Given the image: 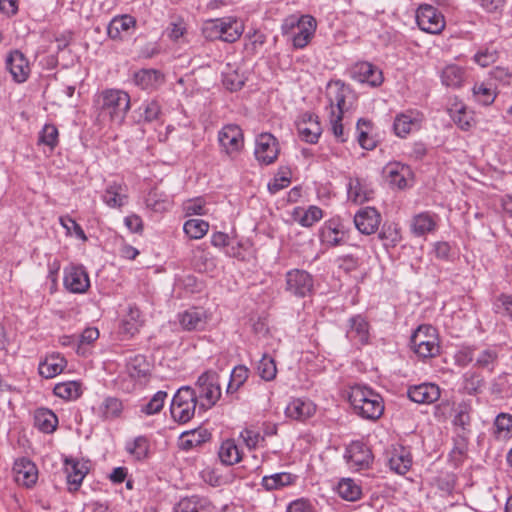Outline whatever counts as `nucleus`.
I'll return each mask as SVG.
<instances>
[{"label": "nucleus", "mask_w": 512, "mask_h": 512, "mask_svg": "<svg viewBox=\"0 0 512 512\" xmlns=\"http://www.w3.org/2000/svg\"><path fill=\"white\" fill-rule=\"evenodd\" d=\"M167 392L157 391L146 403L140 406V416H152L161 412L167 399Z\"/></svg>", "instance_id": "nucleus-47"}, {"label": "nucleus", "mask_w": 512, "mask_h": 512, "mask_svg": "<svg viewBox=\"0 0 512 512\" xmlns=\"http://www.w3.org/2000/svg\"><path fill=\"white\" fill-rule=\"evenodd\" d=\"M214 506L207 497H184L174 506L173 512H213Z\"/></svg>", "instance_id": "nucleus-32"}, {"label": "nucleus", "mask_w": 512, "mask_h": 512, "mask_svg": "<svg viewBox=\"0 0 512 512\" xmlns=\"http://www.w3.org/2000/svg\"><path fill=\"white\" fill-rule=\"evenodd\" d=\"M496 313H500L512 320V295L501 293L494 303Z\"/></svg>", "instance_id": "nucleus-63"}, {"label": "nucleus", "mask_w": 512, "mask_h": 512, "mask_svg": "<svg viewBox=\"0 0 512 512\" xmlns=\"http://www.w3.org/2000/svg\"><path fill=\"white\" fill-rule=\"evenodd\" d=\"M410 347L419 358H434L440 353L437 329L430 324L420 325L411 335Z\"/></svg>", "instance_id": "nucleus-4"}, {"label": "nucleus", "mask_w": 512, "mask_h": 512, "mask_svg": "<svg viewBox=\"0 0 512 512\" xmlns=\"http://www.w3.org/2000/svg\"><path fill=\"white\" fill-rule=\"evenodd\" d=\"M339 496L347 501H357L360 499L362 490L352 479H342L337 487Z\"/></svg>", "instance_id": "nucleus-51"}, {"label": "nucleus", "mask_w": 512, "mask_h": 512, "mask_svg": "<svg viewBox=\"0 0 512 512\" xmlns=\"http://www.w3.org/2000/svg\"><path fill=\"white\" fill-rule=\"evenodd\" d=\"M64 470L66 473L68 490L70 492H76L79 490L83 479L89 472V463L88 461L75 458H65Z\"/></svg>", "instance_id": "nucleus-16"}, {"label": "nucleus", "mask_w": 512, "mask_h": 512, "mask_svg": "<svg viewBox=\"0 0 512 512\" xmlns=\"http://www.w3.org/2000/svg\"><path fill=\"white\" fill-rule=\"evenodd\" d=\"M498 362V352L494 348L484 349L476 357L475 365L482 369H487L489 372H493Z\"/></svg>", "instance_id": "nucleus-55"}, {"label": "nucleus", "mask_w": 512, "mask_h": 512, "mask_svg": "<svg viewBox=\"0 0 512 512\" xmlns=\"http://www.w3.org/2000/svg\"><path fill=\"white\" fill-rule=\"evenodd\" d=\"M438 216L428 211L418 213L411 220V232L417 237L432 233L437 229Z\"/></svg>", "instance_id": "nucleus-30"}, {"label": "nucleus", "mask_w": 512, "mask_h": 512, "mask_svg": "<svg viewBox=\"0 0 512 512\" xmlns=\"http://www.w3.org/2000/svg\"><path fill=\"white\" fill-rule=\"evenodd\" d=\"M448 113L453 122L463 131H469L474 125L473 112L469 111L466 105L455 101L448 108Z\"/></svg>", "instance_id": "nucleus-33"}, {"label": "nucleus", "mask_w": 512, "mask_h": 512, "mask_svg": "<svg viewBox=\"0 0 512 512\" xmlns=\"http://www.w3.org/2000/svg\"><path fill=\"white\" fill-rule=\"evenodd\" d=\"M126 450L136 459H144L149 452V441L145 436H138L133 442L127 444Z\"/></svg>", "instance_id": "nucleus-57"}, {"label": "nucleus", "mask_w": 512, "mask_h": 512, "mask_svg": "<svg viewBox=\"0 0 512 512\" xmlns=\"http://www.w3.org/2000/svg\"><path fill=\"white\" fill-rule=\"evenodd\" d=\"M223 32L222 34V41L233 43L236 40H238L244 30L243 23L236 18L233 17H225L222 18Z\"/></svg>", "instance_id": "nucleus-45"}, {"label": "nucleus", "mask_w": 512, "mask_h": 512, "mask_svg": "<svg viewBox=\"0 0 512 512\" xmlns=\"http://www.w3.org/2000/svg\"><path fill=\"white\" fill-rule=\"evenodd\" d=\"M295 480V476L291 473L281 472L270 476H264L261 485L267 490H277L285 486L291 485Z\"/></svg>", "instance_id": "nucleus-48"}, {"label": "nucleus", "mask_w": 512, "mask_h": 512, "mask_svg": "<svg viewBox=\"0 0 512 512\" xmlns=\"http://www.w3.org/2000/svg\"><path fill=\"white\" fill-rule=\"evenodd\" d=\"M285 282L286 291L295 297L304 298L313 293L314 278L305 270H289L285 275Z\"/></svg>", "instance_id": "nucleus-9"}, {"label": "nucleus", "mask_w": 512, "mask_h": 512, "mask_svg": "<svg viewBox=\"0 0 512 512\" xmlns=\"http://www.w3.org/2000/svg\"><path fill=\"white\" fill-rule=\"evenodd\" d=\"M66 364L64 357L51 355L39 364V374L46 379L53 378L64 370Z\"/></svg>", "instance_id": "nucleus-41"}, {"label": "nucleus", "mask_w": 512, "mask_h": 512, "mask_svg": "<svg viewBox=\"0 0 512 512\" xmlns=\"http://www.w3.org/2000/svg\"><path fill=\"white\" fill-rule=\"evenodd\" d=\"M383 178L391 188L406 189L412 185L413 172L410 166L398 161L387 163L382 169Z\"/></svg>", "instance_id": "nucleus-11"}, {"label": "nucleus", "mask_w": 512, "mask_h": 512, "mask_svg": "<svg viewBox=\"0 0 512 512\" xmlns=\"http://www.w3.org/2000/svg\"><path fill=\"white\" fill-rule=\"evenodd\" d=\"M102 112L109 114L112 121L122 123L130 109V96L118 89H106L98 97Z\"/></svg>", "instance_id": "nucleus-6"}, {"label": "nucleus", "mask_w": 512, "mask_h": 512, "mask_svg": "<svg viewBox=\"0 0 512 512\" xmlns=\"http://www.w3.org/2000/svg\"><path fill=\"white\" fill-rule=\"evenodd\" d=\"M349 93V88L340 81L329 83L326 90V98L330 109L331 131L340 142L346 141L342 119L344 112L348 110L346 97Z\"/></svg>", "instance_id": "nucleus-2"}, {"label": "nucleus", "mask_w": 512, "mask_h": 512, "mask_svg": "<svg viewBox=\"0 0 512 512\" xmlns=\"http://www.w3.org/2000/svg\"><path fill=\"white\" fill-rule=\"evenodd\" d=\"M250 370L245 365L235 366L230 374V379L226 388L227 395L235 394L247 381Z\"/></svg>", "instance_id": "nucleus-46"}, {"label": "nucleus", "mask_w": 512, "mask_h": 512, "mask_svg": "<svg viewBox=\"0 0 512 512\" xmlns=\"http://www.w3.org/2000/svg\"><path fill=\"white\" fill-rule=\"evenodd\" d=\"M221 19H212L205 22L202 33L207 40H222L223 27Z\"/></svg>", "instance_id": "nucleus-59"}, {"label": "nucleus", "mask_w": 512, "mask_h": 512, "mask_svg": "<svg viewBox=\"0 0 512 512\" xmlns=\"http://www.w3.org/2000/svg\"><path fill=\"white\" fill-rule=\"evenodd\" d=\"M183 230L191 239H200L209 230V223L202 219H190L184 223Z\"/></svg>", "instance_id": "nucleus-53"}, {"label": "nucleus", "mask_w": 512, "mask_h": 512, "mask_svg": "<svg viewBox=\"0 0 512 512\" xmlns=\"http://www.w3.org/2000/svg\"><path fill=\"white\" fill-rule=\"evenodd\" d=\"M13 471L16 482L25 487L33 486L38 479V470L36 465L26 458H21L15 461Z\"/></svg>", "instance_id": "nucleus-27"}, {"label": "nucleus", "mask_w": 512, "mask_h": 512, "mask_svg": "<svg viewBox=\"0 0 512 512\" xmlns=\"http://www.w3.org/2000/svg\"><path fill=\"white\" fill-rule=\"evenodd\" d=\"M64 286L72 293H84L90 287V280L85 268L70 265L64 269Z\"/></svg>", "instance_id": "nucleus-17"}, {"label": "nucleus", "mask_w": 512, "mask_h": 512, "mask_svg": "<svg viewBox=\"0 0 512 512\" xmlns=\"http://www.w3.org/2000/svg\"><path fill=\"white\" fill-rule=\"evenodd\" d=\"M378 238L383 241L386 247H395L402 240L401 230L397 224H384L378 234Z\"/></svg>", "instance_id": "nucleus-50"}, {"label": "nucleus", "mask_w": 512, "mask_h": 512, "mask_svg": "<svg viewBox=\"0 0 512 512\" xmlns=\"http://www.w3.org/2000/svg\"><path fill=\"white\" fill-rule=\"evenodd\" d=\"M199 408L196 391L190 386H182L174 394L170 405L172 418L178 423L189 422Z\"/></svg>", "instance_id": "nucleus-7"}, {"label": "nucleus", "mask_w": 512, "mask_h": 512, "mask_svg": "<svg viewBox=\"0 0 512 512\" xmlns=\"http://www.w3.org/2000/svg\"><path fill=\"white\" fill-rule=\"evenodd\" d=\"M495 434L498 437L508 436L512 434V415L508 413H500L497 415L495 421Z\"/></svg>", "instance_id": "nucleus-60"}, {"label": "nucleus", "mask_w": 512, "mask_h": 512, "mask_svg": "<svg viewBox=\"0 0 512 512\" xmlns=\"http://www.w3.org/2000/svg\"><path fill=\"white\" fill-rule=\"evenodd\" d=\"M219 459L225 465H234L241 461L242 454L234 439L222 442L219 448Z\"/></svg>", "instance_id": "nucleus-44"}, {"label": "nucleus", "mask_w": 512, "mask_h": 512, "mask_svg": "<svg viewBox=\"0 0 512 512\" xmlns=\"http://www.w3.org/2000/svg\"><path fill=\"white\" fill-rule=\"evenodd\" d=\"M133 81L141 89L153 91L164 83L165 77L157 69H141L134 73Z\"/></svg>", "instance_id": "nucleus-31"}, {"label": "nucleus", "mask_w": 512, "mask_h": 512, "mask_svg": "<svg viewBox=\"0 0 512 512\" xmlns=\"http://www.w3.org/2000/svg\"><path fill=\"white\" fill-rule=\"evenodd\" d=\"M136 24V19L131 15L115 16L108 24L107 34L112 40H121L122 32H128L130 29L135 28Z\"/></svg>", "instance_id": "nucleus-35"}, {"label": "nucleus", "mask_w": 512, "mask_h": 512, "mask_svg": "<svg viewBox=\"0 0 512 512\" xmlns=\"http://www.w3.org/2000/svg\"><path fill=\"white\" fill-rule=\"evenodd\" d=\"M409 399L418 404H432L440 398L441 391L434 383H422L408 388Z\"/></svg>", "instance_id": "nucleus-22"}, {"label": "nucleus", "mask_w": 512, "mask_h": 512, "mask_svg": "<svg viewBox=\"0 0 512 512\" xmlns=\"http://www.w3.org/2000/svg\"><path fill=\"white\" fill-rule=\"evenodd\" d=\"M54 394L65 400H76L81 394V385L76 381L58 383L53 389Z\"/></svg>", "instance_id": "nucleus-49"}, {"label": "nucleus", "mask_w": 512, "mask_h": 512, "mask_svg": "<svg viewBox=\"0 0 512 512\" xmlns=\"http://www.w3.org/2000/svg\"><path fill=\"white\" fill-rule=\"evenodd\" d=\"M254 155L262 165H270L278 158L279 144L271 133H261L256 137Z\"/></svg>", "instance_id": "nucleus-13"}, {"label": "nucleus", "mask_w": 512, "mask_h": 512, "mask_svg": "<svg viewBox=\"0 0 512 512\" xmlns=\"http://www.w3.org/2000/svg\"><path fill=\"white\" fill-rule=\"evenodd\" d=\"M297 129L301 139L311 144L316 143L322 133L318 117L312 113L303 114Z\"/></svg>", "instance_id": "nucleus-26"}, {"label": "nucleus", "mask_w": 512, "mask_h": 512, "mask_svg": "<svg viewBox=\"0 0 512 512\" xmlns=\"http://www.w3.org/2000/svg\"><path fill=\"white\" fill-rule=\"evenodd\" d=\"M199 410L212 408L221 397L220 376L213 370L203 372L197 379L195 388Z\"/></svg>", "instance_id": "nucleus-5"}, {"label": "nucleus", "mask_w": 512, "mask_h": 512, "mask_svg": "<svg viewBox=\"0 0 512 512\" xmlns=\"http://www.w3.org/2000/svg\"><path fill=\"white\" fill-rule=\"evenodd\" d=\"M344 458L355 471L367 469L373 462V454L369 446L362 441H353L345 451Z\"/></svg>", "instance_id": "nucleus-12"}, {"label": "nucleus", "mask_w": 512, "mask_h": 512, "mask_svg": "<svg viewBox=\"0 0 512 512\" xmlns=\"http://www.w3.org/2000/svg\"><path fill=\"white\" fill-rule=\"evenodd\" d=\"M418 27L430 34H439L445 28V19L442 13L434 6L422 4L416 11Z\"/></svg>", "instance_id": "nucleus-10"}, {"label": "nucleus", "mask_w": 512, "mask_h": 512, "mask_svg": "<svg viewBox=\"0 0 512 512\" xmlns=\"http://www.w3.org/2000/svg\"><path fill=\"white\" fill-rule=\"evenodd\" d=\"M473 94L477 102L484 106L491 105L497 96L495 90L488 87L485 83L475 84L473 87Z\"/></svg>", "instance_id": "nucleus-58"}, {"label": "nucleus", "mask_w": 512, "mask_h": 512, "mask_svg": "<svg viewBox=\"0 0 512 512\" xmlns=\"http://www.w3.org/2000/svg\"><path fill=\"white\" fill-rule=\"evenodd\" d=\"M466 77L465 68L457 64L446 65L441 72V82L446 87L460 88Z\"/></svg>", "instance_id": "nucleus-39"}, {"label": "nucleus", "mask_w": 512, "mask_h": 512, "mask_svg": "<svg viewBox=\"0 0 512 512\" xmlns=\"http://www.w3.org/2000/svg\"><path fill=\"white\" fill-rule=\"evenodd\" d=\"M348 197L354 202L363 203L369 200L367 191L358 178L351 179L348 184Z\"/></svg>", "instance_id": "nucleus-61"}, {"label": "nucleus", "mask_w": 512, "mask_h": 512, "mask_svg": "<svg viewBox=\"0 0 512 512\" xmlns=\"http://www.w3.org/2000/svg\"><path fill=\"white\" fill-rule=\"evenodd\" d=\"M381 220V214L374 207L361 208L354 216L355 227L364 235L374 234Z\"/></svg>", "instance_id": "nucleus-20"}, {"label": "nucleus", "mask_w": 512, "mask_h": 512, "mask_svg": "<svg viewBox=\"0 0 512 512\" xmlns=\"http://www.w3.org/2000/svg\"><path fill=\"white\" fill-rule=\"evenodd\" d=\"M5 65L15 82L23 83L28 79L31 71L30 65L21 51H10L6 56Z\"/></svg>", "instance_id": "nucleus-18"}, {"label": "nucleus", "mask_w": 512, "mask_h": 512, "mask_svg": "<svg viewBox=\"0 0 512 512\" xmlns=\"http://www.w3.org/2000/svg\"><path fill=\"white\" fill-rule=\"evenodd\" d=\"M218 143L221 152L234 159L244 147V136L240 126L224 125L218 132Z\"/></svg>", "instance_id": "nucleus-8"}, {"label": "nucleus", "mask_w": 512, "mask_h": 512, "mask_svg": "<svg viewBox=\"0 0 512 512\" xmlns=\"http://www.w3.org/2000/svg\"><path fill=\"white\" fill-rule=\"evenodd\" d=\"M471 410V405L465 401L460 402L455 409L453 425L462 430V433L458 434V439L456 440V444L458 445L457 448L459 449L460 453H463L466 449V434L469 432V427L471 424Z\"/></svg>", "instance_id": "nucleus-19"}, {"label": "nucleus", "mask_w": 512, "mask_h": 512, "mask_svg": "<svg viewBox=\"0 0 512 512\" xmlns=\"http://www.w3.org/2000/svg\"><path fill=\"white\" fill-rule=\"evenodd\" d=\"M372 128V122L364 118H360L356 125L358 143L365 150H373L376 147V140L371 135Z\"/></svg>", "instance_id": "nucleus-43"}, {"label": "nucleus", "mask_w": 512, "mask_h": 512, "mask_svg": "<svg viewBox=\"0 0 512 512\" xmlns=\"http://www.w3.org/2000/svg\"><path fill=\"white\" fill-rule=\"evenodd\" d=\"M258 373L265 381H271L276 377L277 368L273 358L264 354L258 364Z\"/></svg>", "instance_id": "nucleus-56"}, {"label": "nucleus", "mask_w": 512, "mask_h": 512, "mask_svg": "<svg viewBox=\"0 0 512 512\" xmlns=\"http://www.w3.org/2000/svg\"><path fill=\"white\" fill-rule=\"evenodd\" d=\"M484 386V378L476 371H468L463 375V389L469 395H476Z\"/></svg>", "instance_id": "nucleus-54"}, {"label": "nucleus", "mask_w": 512, "mask_h": 512, "mask_svg": "<svg viewBox=\"0 0 512 512\" xmlns=\"http://www.w3.org/2000/svg\"><path fill=\"white\" fill-rule=\"evenodd\" d=\"M123 411V401L113 396H106L98 405L92 407L93 414L103 422L120 418Z\"/></svg>", "instance_id": "nucleus-21"}, {"label": "nucleus", "mask_w": 512, "mask_h": 512, "mask_svg": "<svg viewBox=\"0 0 512 512\" xmlns=\"http://www.w3.org/2000/svg\"><path fill=\"white\" fill-rule=\"evenodd\" d=\"M139 114L141 120L146 123H164L162 105L157 99L145 100L139 107Z\"/></svg>", "instance_id": "nucleus-38"}, {"label": "nucleus", "mask_w": 512, "mask_h": 512, "mask_svg": "<svg viewBox=\"0 0 512 512\" xmlns=\"http://www.w3.org/2000/svg\"><path fill=\"white\" fill-rule=\"evenodd\" d=\"M181 327L187 331L204 329L207 319L205 312L198 308H190L178 314Z\"/></svg>", "instance_id": "nucleus-34"}, {"label": "nucleus", "mask_w": 512, "mask_h": 512, "mask_svg": "<svg viewBox=\"0 0 512 512\" xmlns=\"http://www.w3.org/2000/svg\"><path fill=\"white\" fill-rule=\"evenodd\" d=\"M286 512H317L311 501L305 498H299L290 502Z\"/></svg>", "instance_id": "nucleus-64"}, {"label": "nucleus", "mask_w": 512, "mask_h": 512, "mask_svg": "<svg viewBox=\"0 0 512 512\" xmlns=\"http://www.w3.org/2000/svg\"><path fill=\"white\" fill-rule=\"evenodd\" d=\"M58 129L53 124H45L39 135V141L50 149H54L58 145Z\"/></svg>", "instance_id": "nucleus-62"}, {"label": "nucleus", "mask_w": 512, "mask_h": 512, "mask_svg": "<svg viewBox=\"0 0 512 512\" xmlns=\"http://www.w3.org/2000/svg\"><path fill=\"white\" fill-rule=\"evenodd\" d=\"M349 402L355 413L364 419L377 420L384 412V402L380 394L366 386L351 387Z\"/></svg>", "instance_id": "nucleus-1"}, {"label": "nucleus", "mask_w": 512, "mask_h": 512, "mask_svg": "<svg viewBox=\"0 0 512 512\" xmlns=\"http://www.w3.org/2000/svg\"><path fill=\"white\" fill-rule=\"evenodd\" d=\"M369 323L362 315H355L348 320L346 337L357 345H365L369 340Z\"/></svg>", "instance_id": "nucleus-23"}, {"label": "nucleus", "mask_w": 512, "mask_h": 512, "mask_svg": "<svg viewBox=\"0 0 512 512\" xmlns=\"http://www.w3.org/2000/svg\"><path fill=\"white\" fill-rule=\"evenodd\" d=\"M143 322L139 308L129 305L127 313L121 320L119 332L124 338L129 339L139 332Z\"/></svg>", "instance_id": "nucleus-29"}, {"label": "nucleus", "mask_w": 512, "mask_h": 512, "mask_svg": "<svg viewBox=\"0 0 512 512\" xmlns=\"http://www.w3.org/2000/svg\"><path fill=\"white\" fill-rule=\"evenodd\" d=\"M322 243L330 247H336L344 243L345 229L339 219H331L325 222L320 232Z\"/></svg>", "instance_id": "nucleus-28"}, {"label": "nucleus", "mask_w": 512, "mask_h": 512, "mask_svg": "<svg viewBox=\"0 0 512 512\" xmlns=\"http://www.w3.org/2000/svg\"><path fill=\"white\" fill-rule=\"evenodd\" d=\"M349 73L352 79L372 87H377L383 82L382 71L367 61L355 63L349 69Z\"/></svg>", "instance_id": "nucleus-15"}, {"label": "nucleus", "mask_w": 512, "mask_h": 512, "mask_svg": "<svg viewBox=\"0 0 512 512\" xmlns=\"http://www.w3.org/2000/svg\"><path fill=\"white\" fill-rule=\"evenodd\" d=\"M317 28L316 20L311 15L286 17L281 25L284 36L293 35L292 43L295 49L305 48L313 38Z\"/></svg>", "instance_id": "nucleus-3"}, {"label": "nucleus", "mask_w": 512, "mask_h": 512, "mask_svg": "<svg viewBox=\"0 0 512 512\" xmlns=\"http://www.w3.org/2000/svg\"><path fill=\"white\" fill-rule=\"evenodd\" d=\"M292 218L302 227L309 228L323 218V210L315 205H311L307 209L295 207L292 212Z\"/></svg>", "instance_id": "nucleus-36"}, {"label": "nucleus", "mask_w": 512, "mask_h": 512, "mask_svg": "<svg viewBox=\"0 0 512 512\" xmlns=\"http://www.w3.org/2000/svg\"><path fill=\"white\" fill-rule=\"evenodd\" d=\"M126 370L132 379L141 381L150 374V363L144 355L130 357L126 363Z\"/></svg>", "instance_id": "nucleus-40"}, {"label": "nucleus", "mask_w": 512, "mask_h": 512, "mask_svg": "<svg viewBox=\"0 0 512 512\" xmlns=\"http://www.w3.org/2000/svg\"><path fill=\"white\" fill-rule=\"evenodd\" d=\"M101 198L108 207L121 208L128 201L127 186L123 182H109Z\"/></svg>", "instance_id": "nucleus-25"}, {"label": "nucleus", "mask_w": 512, "mask_h": 512, "mask_svg": "<svg viewBox=\"0 0 512 512\" xmlns=\"http://www.w3.org/2000/svg\"><path fill=\"white\" fill-rule=\"evenodd\" d=\"M316 412V405L307 398L292 399L285 409V415L293 420L304 422Z\"/></svg>", "instance_id": "nucleus-24"}, {"label": "nucleus", "mask_w": 512, "mask_h": 512, "mask_svg": "<svg viewBox=\"0 0 512 512\" xmlns=\"http://www.w3.org/2000/svg\"><path fill=\"white\" fill-rule=\"evenodd\" d=\"M146 207L154 212L163 213L171 207V201L167 196L158 193L157 190H151L146 198Z\"/></svg>", "instance_id": "nucleus-52"}, {"label": "nucleus", "mask_w": 512, "mask_h": 512, "mask_svg": "<svg viewBox=\"0 0 512 512\" xmlns=\"http://www.w3.org/2000/svg\"><path fill=\"white\" fill-rule=\"evenodd\" d=\"M388 463L391 470L397 474L404 475L412 465L410 452L402 446L394 448L390 453Z\"/></svg>", "instance_id": "nucleus-37"}, {"label": "nucleus", "mask_w": 512, "mask_h": 512, "mask_svg": "<svg viewBox=\"0 0 512 512\" xmlns=\"http://www.w3.org/2000/svg\"><path fill=\"white\" fill-rule=\"evenodd\" d=\"M423 114L418 110H407L395 116L393 130L396 136L406 138L413 131L421 128Z\"/></svg>", "instance_id": "nucleus-14"}, {"label": "nucleus", "mask_w": 512, "mask_h": 512, "mask_svg": "<svg viewBox=\"0 0 512 512\" xmlns=\"http://www.w3.org/2000/svg\"><path fill=\"white\" fill-rule=\"evenodd\" d=\"M35 426L44 433H52L58 425V418L55 413L47 408L38 409L34 416Z\"/></svg>", "instance_id": "nucleus-42"}]
</instances>
